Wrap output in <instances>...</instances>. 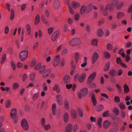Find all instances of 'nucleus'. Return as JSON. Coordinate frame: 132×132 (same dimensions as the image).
I'll list each match as a JSON object with an SVG mask.
<instances>
[{
	"label": "nucleus",
	"instance_id": "obj_3",
	"mask_svg": "<svg viewBox=\"0 0 132 132\" xmlns=\"http://www.w3.org/2000/svg\"><path fill=\"white\" fill-rule=\"evenodd\" d=\"M28 54V51L26 50L21 52L19 55V58L22 61H24L27 57Z\"/></svg>",
	"mask_w": 132,
	"mask_h": 132
},
{
	"label": "nucleus",
	"instance_id": "obj_5",
	"mask_svg": "<svg viewBox=\"0 0 132 132\" xmlns=\"http://www.w3.org/2000/svg\"><path fill=\"white\" fill-rule=\"evenodd\" d=\"M88 93V90L86 88H82L80 90L79 93L78 95L79 98L81 99L82 97L86 96Z\"/></svg>",
	"mask_w": 132,
	"mask_h": 132
},
{
	"label": "nucleus",
	"instance_id": "obj_35",
	"mask_svg": "<svg viewBox=\"0 0 132 132\" xmlns=\"http://www.w3.org/2000/svg\"><path fill=\"white\" fill-rule=\"evenodd\" d=\"M118 4V0H112L111 5L113 6H117Z\"/></svg>",
	"mask_w": 132,
	"mask_h": 132
},
{
	"label": "nucleus",
	"instance_id": "obj_61",
	"mask_svg": "<svg viewBox=\"0 0 132 132\" xmlns=\"http://www.w3.org/2000/svg\"><path fill=\"white\" fill-rule=\"evenodd\" d=\"M128 12L129 13H131V19L132 20V5L129 8Z\"/></svg>",
	"mask_w": 132,
	"mask_h": 132
},
{
	"label": "nucleus",
	"instance_id": "obj_51",
	"mask_svg": "<svg viewBox=\"0 0 132 132\" xmlns=\"http://www.w3.org/2000/svg\"><path fill=\"white\" fill-rule=\"evenodd\" d=\"M80 15L79 14H76L74 16V19L76 21L78 20L79 18Z\"/></svg>",
	"mask_w": 132,
	"mask_h": 132
},
{
	"label": "nucleus",
	"instance_id": "obj_40",
	"mask_svg": "<svg viewBox=\"0 0 132 132\" xmlns=\"http://www.w3.org/2000/svg\"><path fill=\"white\" fill-rule=\"evenodd\" d=\"M123 5V3L122 2L119 3L117 5V8L118 10L120 9L122 7Z\"/></svg>",
	"mask_w": 132,
	"mask_h": 132
},
{
	"label": "nucleus",
	"instance_id": "obj_38",
	"mask_svg": "<svg viewBox=\"0 0 132 132\" xmlns=\"http://www.w3.org/2000/svg\"><path fill=\"white\" fill-rule=\"evenodd\" d=\"M40 21L39 16L38 15H37L36 16L35 20V24L36 25L38 24Z\"/></svg>",
	"mask_w": 132,
	"mask_h": 132
},
{
	"label": "nucleus",
	"instance_id": "obj_11",
	"mask_svg": "<svg viewBox=\"0 0 132 132\" xmlns=\"http://www.w3.org/2000/svg\"><path fill=\"white\" fill-rule=\"evenodd\" d=\"M60 60V57L59 55L56 56L54 61L53 64L54 66L57 65L59 64Z\"/></svg>",
	"mask_w": 132,
	"mask_h": 132
},
{
	"label": "nucleus",
	"instance_id": "obj_13",
	"mask_svg": "<svg viewBox=\"0 0 132 132\" xmlns=\"http://www.w3.org/2000/svg\"><path fill=\"white\" fill-rule=\"evenodd\" d=\"M100 8L102 12L103 15L105 16H107L108 14V12L107 11V10H106V8L102 6H100Z\"/></svg>",
	"mask_w": 132,
	"mask_h": 132
},
{
	"label": "nucleus",
	"instance_id": "obj_10",
	"mask_svg": "<svg viewBox=\"0 0 132 132\" xmlns=\"http://www.w3.org/2000/svg\"><path fill=\"white\" fill-rule=\"evenodd\" d=\"M109 73L110 76L113 77H115L117 74V71L113 69L110 70Z\"/></svg>",
	"mask_w": 132,
	"mask_h": 132
},
{
	"label": "nucleus",
	"instance_id": "obj_48",
	"mask_svg": "<svg viewBox=\"0 0 132 132\" xmlns=\"http://www.w3.org/2000/svg\"><path fill=\"white\" fill-rule=\"evenodd\" d=\"M114 101L117 103H119L120 101V99L119 97L117 96H115L114 97Z\"/></svg>",
	"mask_w": 132,
	"mask_h": 132
},
{
	"label": "nucleus",
	"instance_id": "obj_44",
	"mask_svg": "<svg viewBox=\"0 0 132 132\" xmlns=\"http://www.w3.org/2000/svg\"><path fill=\"white\" fill-rule=\"evenodd\" d=\"M64 104L65 109L67 110L69 108V105L68 102L67 101H65Z\"/></svg>",
	"mask_w": 132,
	"mask_h": 132
},
{
	"label": "nucleus",
	"instance_id": "obj_9",
	"mask_svg": "<svg viewBox=\"0 0 132 132\" xmlns=\"http://www.w3.org/2000/svg\"><path fill=\"white\" fill-rule=\"evenodd\" d=\"M96 73L95 72H94L91 74L88 77V80L90 82L93 81L96 77Z\"/></svg>",
	"mask_w": 132,
	"mask_h": 132
},
{
	"label": "nucleus",
	"instance_id": "obj_34",
	"mask_svg": "<svg viewBox=\"0 0 132 132\" xmlns=\"http://www.w3.org/2000/svg\"><path fill=\"white\" fill-rule=\"evenodd\" d=\"M106 48L108 50H112L113 48V46L110 43H108L106 45Z\"/></svg>",
	"mask_w": 132,
	"mask_h": 132
},
{
	"label": "nucleus",
	"instance_id": "obj_2",
	"mask_svg": "<svg viewBox=\"0 0 132 132\" xmlns=\"http://www.w3.org/2000/svg\"><path fill=\"white\" fill-rule=\"evenodd\" d=\"M86 76L85 73H83L80 76L78 74H77L74 76V80L76 81H79L80 82H82L85 79Z\"/></svg>",
	"mask_w": 132,
	"mask_h": 132
},
{
	"label": "nucleus",
	"instance_id": "obj_27",
	"mask_svg": "<svg viewBox=\"0 0 132 132\" xmlns=\"http://www.w3.org/2000/svg\"><path fill=\"white\" fill-rule=\"evenodd\" d=\"M92 100L93 104L94 106H95L96 104V100L94 94H92L91 95Z\"/></svg>",
	"mask_w": 132,
	"mask_h": 132
},
{
	"label": "nucleus",
	"instance_id": "obj_63",
	"mask_svg": "<svg viewBox=\"0 0 132 132\" xmlns=\"http://www.w3.org/2000/svg\"><path fill=\"white\" fill-rule=\"evenodd\" d=\"M119 106L122 110H124L125 108V106L122 103H120L119 104Z\"/></svg>",
	"mask_w": 132,
	"mask_h": 132
},
{
	"label": "nucleus",
	"instance_id": "obj_30",
	"mask_svg": "<svg viewBox=\"0 0 132 132\" xmlns=\"http://www.w3.org/2000/svg\"><path fill=\"white\" fill-rule=\"evenodd\" d=\"M110 67V64L109 62L107 63L105 65V68L104 69V71H107L109 70Z\"/></svg>",
	"mask_w": 132,
	"mask_h": 132
},
{
	"label": "nucleus",
	"instance_id": "obj_56",
	"mask_svg": "<svg viewBox=\"0 0 132 132\" xmlns=\"http://www.w3.org/2000/svg\"><path fill=\"white\" fill-rule=\"evenodd\" d=\"M121 114L122 118H124L126 116V113L125 112L123 111H121Z\"/></svg>",
	"mask_w": 132,
	"mask_h": 132
},
{
	"label": "nucleus",
	"instance_id": "obj_46",
	"mask_svg": "<svg viewBox=\"0 0 132 132\" xmlns=\"http://www.w3.org/2000/svg\"><path fill=\"white\" fill-rule=\"evenodd\" d=\"M6 59V55L5 54H4L3 55L1 61V63L2 64L5 61Z\"/></svg>",
	"mask_w": 132,
	"mask_h": 132
},
{
	"label": "nucleus",
	"instance_id": "obj_17",
	"mask_svg": "<svg viewBox=\"0 0 132 132\" xmlns=\"http://www.w3.org/2000/svg\"><path fill=\"white\" fill-rule=\"evenodd\" d=\"M110 125V123L107 120L104 121L103 123V126L105 129L108 128Z\"/></svg>",
	"mask_w": 132,
	"mask_h": 132
},
{
	"label": "nucleus",
	"instance_id": "obj_14",
	"mask_svg": "<svg viewBox=\"0 0 132 132\" xmlns=\"http://www.w3.org/2000/svg\"><path fill=\"white\" fill-rule=\"evenodd\" d=\"M16 111L15 109H13L11 112L10 117L13 119L16 117Z\"/></svg>",
	"mask_w": 132,
	"mask_h": 132
},
{
	"label": "nucleus",
	"instance_id": "obj_22",
	"mask_svg": "<svg viewBox=\"0 0 132 132\" xmlns=\"http://www.w3.org/2000/svg\"><path fill=\"white\" fill-rule=\"evenodd\" d=\"M69 116L68 113L65 112L64 115V120L65 123H67L69 120Z\"/></svg>",
	"mask_w": 132,
	"mask_h": 132
},
{
	"label": "nucleus",
	"instance_id": "obj_45",
	"mask_svg": "<svg viewBox=\"0 0 132 132\" xmlns=\"http://www.w3.org/2000/svg\"><path fill=\"white\" fill-rule=\"evenodd\" d=\"M103 108L104 106L103 105H100L98 106L97 110L99 111H100L103 109Z\"/></svg>",
	"mask_w": 132,
	"mask_h": 132
},
{
	"label": "nucleus",
	"instance_id": "obj_26",
	"mask_svg": "<svg viewBox=\"0 0 132 132\" xmlns=\"http://www.w3.org/2000/svg\"><path fill=\"white\" fill-rule=\"evenodd\" d=\"M104 33L103 30L101 29H99L97 31V35L99 37H102Z\"/></svg>",
	"mask_w": 132,
	"mask_h": 132
},
{
	"label": "nucleus",
	"instance_id": "obj_4",
	"mask_svg": "<svg viewBox=\"0 0 132 132\" xmlns=\"http://www.w3.org/2000/svg\"><path fill=\"white\" fill-rule=\"evenodd\" d=\"M81 43L80 40L78 38H76L73 39L69 41V43L71 45L74 46L80 44Z\"/></svg>",
	"mask_w": 132,
	"mask_h": 132
},
{
	"label": "nucleus",
	"instance_id": "obj_1",
	"mask_svg": "<svg viewBox=\"0 0 132 132\" xmlns=\"http://www.w3.org/2000/svg\"><path fill=\"white\" fill-rule=\"evenodd\" d=\"M92 10V5L91 4H89L87 6L83 5L81 6L80 9V14L82 15L85 13H88L91 12Z\"/></svg>",
	"mask_w": 132,
	"mask_h": 132
},
{
	"label": "nucleus",
	"instance_id": "obj_55",
	"mask_svg": "<svg viewBox=\"0 0 132 132\" xmlns=\"http://www.w3.org/2000/svg\"><path fill=\"white\" fill-rule=\"evenodd\" d=\"M69 10L70 13L72 14H73L74 13V11L73 9L72 8L70 5H69Z\"/></svg>",
	"mask_w": 132,
	"mask_h": 132
},
{
	"label": "nucleus",
	"instance_id": "obj_6",
	"mask_svg": "<svg viewBox=\"0 0 132 132\" xmlns=\"http://www.w3.org/2000/svg\"><path fill=\"white\" fill-rule=\"evenodd\" d=\"M21 125L22 128L26 130H27L29 129V126L28 122L25 119H23L21 122Z\"/></svg>",
	"mask_w": 132,
	"mask_h": 132
},
{
	"label": "nucleus",
	"instance_id": "obj_57",
	"mask_svg": "<svg viewBox=\"0 0 132 132\" xmlns=\"http://www.w3.org/2000/svg\"><path fill=\"white\" fill-rule=\"evenodd\" d=\"M132 45V43L130 42H128L125 45V47H129L131 46Z\"/></svg>",
	"mask_w": 132,
	"mask_h": 132
},
{
	"label": "nucleus",
	"instance_id": "obj_25",
	"mask_svg": "<svg viewBox=\"0 0 132 132\" xmlns=\"http://www.w3.org/2000/svg\"><path fill=\"white\" fill-rule=\"evenodd\" d=\"M71 116L74 119L76 118L77 117V113L76 111L74 110H72L71 111Z\"/></svg>",
	"mask_w": 132,
	"mask_h": 132
},
{
	"label": "nucleus",
	"instance_id": "obj_49",
	"mask_svg": "<svg viewBox=\"0 0 132 132\" xmlns=\"http://www.w3.org/2000/svg\"><path fill=\"white\" fill-rule=\"evenodd\" d=\"M39 94L36 93L33 96V100L34 101L36 100L38 97Z\"/></svg>",
	"mask_w": 132,
	"mask_h": 132
},
{
	"label": "nucleus",
	"instance_id": "obj_29",
	"mask_svg": "<svg viewBox=\"0 0 132 132\" xmlns=\"http://www.w3.org/2000/svg\"><path fill=\"white\" fill-rule=\"evenodd\" d=\"M74 57L75 62L76 63H77L79 59V54L78 53H76L75 54Z\"/></svg>",
	"mask_w": 132,
	"mask_h": 132
},
{
	"label": "nucleus",
	"instance_id": "obj_33",
	"mask_svg": "<svg viewBox=\"0 0 132 132\" xmlns=\"http://www.w3.org/2000/svg\"><path fill=\"white\" fill-rule=\"evenodd\" d=\"M53 89L54 90H56L57 93H59L60 91L59 86L57 85H56L54 86Z\"/></svg>",
	"mask_w": 132,
	"mask_h": 132
},
{
	"label": "nucleus",
	"instance_id": "obj_47",
	"mask_svg": "<svg viewBox=\"0 0 132 132\" xmlns=\"http://www.w3.org/2000/svg\"><path fill=\"white\" fill-rule=\"evenodd\" d=\"M12 86L13 88L15 89L19 87V85L17 83H15Z\"/></svg>",
	"mask_w": 132,
	"mask_h": 132
},
{
	"label": "nucleus",
	"instance_id": "obj_42",
	"mask_svg": "<svg viewBox=\"0 0 132 132\" xmlns=\"http://www.w3.org/2000/svg\"><path fill=\"white\" fill-rule=\"evenodd\" d=\"M98 40L96 39H93L91 41V44L94 45H97V44Z\"/></svg>",
	"mask_w": 132,
	"mask_h": 132
},
{
	"label": "nucleus",
	"instance_id": "obj_21",
	"mask_svg": "<svg viewBox=\"0 0 132 132\" xmlns=\"http://www.w3.org/2000/svg\"><path fill=\"white\" fill-rule=\"evenodd\" d=\"M125 15L123 13L121 12H118L117 14V18L118 19H120L123 17Z\"/></svg>",
	"mask_w": 132,
	"mask_h": 132
},
{
	"label": "nucleus",
	"instance_id": "obj_50",
	"mask_svg": "<svg viewBox=\"0 0 132 132\" xmlns=\"http://www.w3.org/2000/svg\"><path fill=\"white\" fill-rule=\"evenodd\" d=\"M35 75V73H32L30 76V79L32 81L34 80Z\"/></svg>",
	"mask_w": 132,
	"mask_h": 132
},
{
	"label": "nucleus",
	"instance_id": "obj_32",
	"mask_svg": "<svg viewBox=\"0 0 132 132\" xmlns=\"http://www.w3.org/2000/svg\"><path fill=\"white\" fill-rule=\"evenodd\" d=\"M42 21L46 25L48 26L49 24V23L48 21L45 18V17L42 15Z\"/></svg>",
	"mask_w": 132,
	"mask_h": 132
},
{
	"label": "nucleus",
	"instance_id": "obj_43",
	"mask_svg": "<svg viewBox=\"0 0 132 132\" xmlns=\"http://www.w3.org/2000/svg\"><path fill=\"white\" fill-rule=\"evenodd\" d=\"M102 119L101 118H99L98 120L97 124L100 128L102 127Z\"/></svg>",
	"mask_w": 132,
	"mask_h": 132
},
{
	"label": "nucleus",
	"instance_id": "obj_23",
	"mask_svg": "<svg viewBox=\"0 0 132 132\" xmlns=\"http://www.w3.org/2000/svg\"><path fill=\"white\" fill-rule=\"evenodd\" d=\"M59 34V32L57 31L55 32L52 37V39L53 41L55 40Z\"/></svg>",
	"mask_w": 132,
	"mask_h": 132
},
{
	"label": "nucleus",
	"instance_id": "obj_16",
	"mask_svg": "<svg viewBox=\"0 0 132 132\" xmlns=\"http://www.w3.org/2000/svg\"><path fill=\"white\" fill-rule=\"evenodd\" d=\"M73 127L71 124H69L66 127L65 130V132H71L72 130Z\"/></svg>",
	"mask_w": 132,
	"mask_h": 132
},
{
	"label": "nucleus",
	"instance_id": "obj_36",
	"mask_svg": "<svg viewBox=\"0 0 132 132\" xmlns=\"http://www.w3.org/2000/svg\"><path fill=\"white\" fill-rule=\"evenodd\" d=\"M104 57L106 59H109L110 57V54L106 51L104 52Z\"/></svg>",
	"mask_w": 132,
	"mask_h": 132
},
{
	"label": "nucleus",
	"instance_id": "obj_12",
	"mask_svg": "<svg viewBox=\"0 0 132 132\" xmlns=\"http://www.w3.org/2000/svg\"><path fill=\"white\" fill-rule=\"evenodd\" d=\"M51 70L50 69H47L44 73L43 77L44 78H45L47 77L50 74Z\"/></svg>",
	"mask_w": 132,
	"mask_h": 132
},
{
	"label": "nucleus",
	"instance_id": "obj_24",
	"mask_svg": "<svg viewBox=\"0 0 132 132\" xmlns=\"http://www.w3.org/2000/svg\"><path fill=\"white\" fill-rule=\"evenodd\" d=\"M56 100L59 104L61 105L62 104V98L61 95H58L57 96Z\"/></svg>",
	"mask_w": 132,
	"mask_h": 132
},
{
	"label": "nucleus",
	"instance_id": "obj_8",
	"mask_svg": "<svg viewBox=\"0 0 132 132\" xmlns=\"http://www.w3.org/2000/svg\"><path fill=\"white\" fill-rule=\"evenodd\" d=\"M99 58V55L98 54L95 52L93 55L92 57V62L93 64Z\"/></svg>",
	"mask_w": 132,
	"mask_h": 132
},
{
	"label": "nucleus",
	"instance_id": "obj_28",
	"mask_svg": "<svg viewBox=\"0 0 132 132\" xmlns=\"http://www.w3.org/2000/svg\"><path fill=\"white\" fill-rule=\"evenodd\" d=\"M124 92L125 93H127L129 91L128 86L126 84H125L124 86Z\"/></svg>",
	"mask_w": 132,
	"mask_h": 132
},
{
	"label": "nucleus",
	"instance_id": "obj_58",
	"mask_svg": "<svg viewBox=\"0 0 132 132\" xmlns=\"http://www.w3.org/2000/svg\"><path fill=\"white\" fill-rule=\"evenodd\" d=\"M130 56L129 55H127L125 57V60L126 62H128L130 60Z\"/></svg>",
	"mask_w": 132,
	"mask_h": 132
},
{
	"label": "nucleus",
	"instance_id": "obj_60",
	"mask_svg": "<svg viewBox=\"0 0 132 132\" xmlns=\"http://www.w3.org/2000/svg\"><path fill=\"white\" fill-rule=\"evenodd\" d=\"M78 113L81 117H82L83 116V113L82 111L80 109H79L78 110Z\"/></svg>",
	"mask_w": 132,
	"mask_h": 132
},
{
	"label": "nucleus",
	"instance_id": "obj_59",
	"mask_svg": "<svg viewBox=\"0 0 132 132\" xmlns=\"http://www.w3.org/2000/svg\"><path fill=\"white\" fill-rule=\"evenodd\" d=\"M105 36L107 37L109 35L110 32L108 30H106L105 31Z\"/></svg>",
	"mask_w": 132,
	"mask_h": 132
},
{
	"label": "nucleus",
	"instance_id": "obj_39",
	"mask_svg": "<svg viewBox=\"0 0 132 132\" xmlns=\"http://www.w3.org/2000/svg\"><path fill=\"white\" fill-rule=\"evenodd\" d=\"M26 28L28 31V33L29 35H30L31 33V28L30 26L27 24L26 26Z\"/></svg>",
	"mask_w": 132,
	"mask_h": 132
},
{
	"label": "nucleus",
	"instance_id": "obj_18",
	"mask_svg": "<svg viewBox=\"0 0 132 132\" xmlns=\"http://www.w3.org/2000/svg\"><path fill=\"white\" fill-rule=\"evenodd\" d=\"M63 79L64 83H69L70 81V77L68 75H66L64 77Z\"/></svg>",
	"mask_w": 132,
	"mask_h": 132
},
{
	"label": "nucleus",
	"instance_id": "obj_41",
	"mask_svg": "<svg viewBox=\"0 0 132 132\" xmlns=\"http://www.w3.org/2000/svg\"><path fill=\"white\" fill-rule=\"evenodd\" d=\"M110 115L109 111H106L104 112L103 113V116L104 117H106L109 116Z\"/></svg>",
	"mask_w": 132,
	"mask_h": 132
},
{
	"label": "nucleus",
	"instance_id": "obj_20",
	"mask_svg": "<svg viewBox=\"0 0 132 132\" xmlns=\"http://www.w3.org/2000/svg\"><path fill=\"white\" fill-rule=\"evenodd\" d=\"M56 105L55 104H53L52 106V113L54 115H55L56 114Z\"/></svg>",
	"mask_w": 132,
	"mask_h": 132
},
{
	"label": "nucleus",
	"instance_id": "obj_53",
	"mask_svg": "<svg viewBox=\"0 0 132 132\" xmlns=\"http://www.w3.org/2000/svg\"><path fill=\"white\" fill-rule=\"evenodd\" d=\"M68 52V50L67 49L65 48L63 49L61 51V54L62 55H64L65 54Z\"/></svg>",
	"mask_w": 132,
	"mask_h": 132
},
{
	"label": "nucleus",
	"instance_id": "obj_64",
	"mask_svg": "<svg viewBox=\"0 0 132 132\" xmlns=\"http://www.w3.org/2000/svg\"><path fill=\"white\" fill-rule=\"evenodd\" d=\"M112 28L113 29H115L117 27V26L115 23H112L111 24Z\"/></svg>",
	"mask_w": 132,
	"mask_h": 132
},
{
	"label": "nucleus",
	"instance_id": "obj_31",
	"mask_svg": "<svg viewBox=\"0 0 132 132\" xmlns=\"http://www.w3.org/2000/svg\"><path fill=\"white\" fill-rule=\"evenodd\" d=\"M113 7L111 4H108L106 5V10H109L110 11H112L113 10Z\"/></svg>",
	"mask_w": 132,
	"mask_h": 132
},
{
	"label": "nucleus",
	"instance_id": "obj_15",
	"mask_svg": "<svg viewBox=\"0 0 132 132\" xmlns=\"http://www.w3.org/2000/svg\"><path fill=\"white\" fill-rule=\"evenodd\" d=\"M53 6L54 8L58 9L60 6V4L58 0H54L53 3Z\"/></svg>",
	"mask_w": 132,
	"mask_h": 132
},
{
	"label": "nucleus",
	"instance_id": "obj_54",
	"mask_svg": "<svg viewBox=\"0 0 132 132\" xmlns=\"http://www.w3.org/2000/svg\"><path fill=\"white\" fill-rule=\"evenodd\" d=\"M14 17V14L13 10L11 11V13L10 17V19L11 20H13Z\"/></svg>",
	"mask_w": 132,
	"mask_h": 132
},
{
	"label": "nucleus",
	"instance_id": "obj_37",
	"mask_svg": "<svg viewBox=\"0 0 132 132\" xmlns=\"http://www.w3.org/2000/svg\"><path fill=\"white\" fill-rule=\"evenodd\" d=\"M113 112L117 116L119 115V111L118 109L116 108H115L113 110Z\"/></svg>",
	"mask_w": 132,
	"mask_h": 132
},
{
	"label": "nucleus",
	"instance_id": "obj_19",
	"mask_svg": "<svg viewBox=\"0 0 132 132\" xmlns=\"http://www.w3.org/2000/svg\"><path fill=\"white\" fill-rule=\"evenodd\" d=\"M72 6L74 9H76L80 6V4L77 2H73L72 3Z\"/></svg>",
	"mask_w": 132,
	"mask_h": 132
},
{
	"label": "nucleus",
	"instance_id": "obj_7",
	"mask_svg": "<svg viewBox=\"0 0 132 132\" xmlns=\"http://www.w3.org/2000/svg\"><path fill=\"white\" fill-rule=\"evenodd\" d=\"M45 121L44 118H42V126L46 130H47L51 128V126L50 125L48 124L47 125H45Z\"/></svg>",
	"mask_w": 132,
	"mask_h": 132
},
{
	"label": "nucleus",
	"instance_id": "obj_62",
	"mask_svg": "<svg viewBox=\"0 0 132 132\" xmlns=\"http://www.w3.org/2000/svg\"><path fill=\"white\" fill-rule=\"evenodd\" d=\"M41 64L40 63H39L36 65L35 67V69L36 70H37L38 69L41 67Z\"/></svg>",
	"mask_w": 132,
	"mask_h": 132
},
{
	"label": "nucleus",
	"instance_id": "obj_52",
	"mask_svg": "<svg viewBox=\"0 0 132 132\" xmlns=\"http://www.w3.org/2000/svg\"><path fill=\"white\" fill-rule=\"evenodd\" d=\"M11 104V102L10 101L8 100L6 101V108H9Z\"/></svg>",
	"mask_w": 132,
	"mask_h": 132
}]
</instances>
